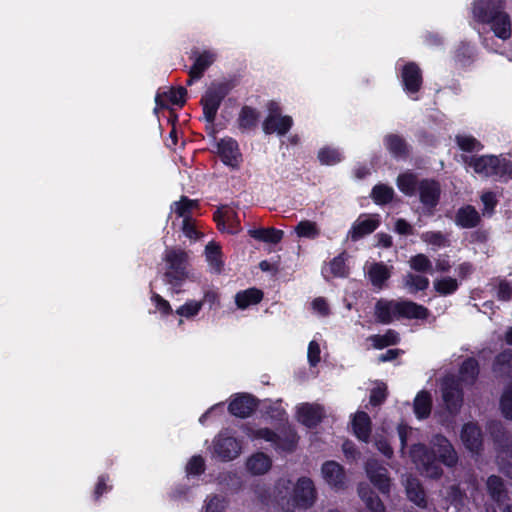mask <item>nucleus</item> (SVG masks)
Masks as SVG:
<instances>
[{
    "mask_svg": "<svg viewBox=\"0 0 512 512\" xmlns=\"http://www.w3.org/2000/svg\"><path fill=\"white\" fill-rule=\"evenodd\" d=\"M203 302L188 300L175 311L181 317L192 318L202 309Z\"/></svg>",
    "mask_w": 512,
    "mask_h": 512,
    "instance_id": "50",
    "label": "nucleus"
},
{
    "mask_svg": "<svg viewBox=\"0 0 512 512\" xmlns=\"http://www.w3.org/2000/svg\"><path fill=\"white\" fill-rule=\"evenodd\" d=\"M500 409L506 419L512 420V382L505 388L500 398Z\"/></svg>",
    "mask_w": 512,
    "mask_h": 512,
    "instance_id": "51",
    "label": "nucleus"
},
{
    "mask_svg": "<svg viewBox=\"0 0 512 512\" xmlns=\"http://www.w3.org/2000/svg\"><path fill=\"white\" fill-rule=\"evenodd\" d=\"M463 159L477 174L494 177L502 182L512 180V161L510 159L496 155L465 156Z\"/></svg>",
    "mask_w": 512,
    "mask_h": 512,
    "instance_id": "4",
    "label": "nucleus"
},
{
    "mask_svg": "<svg viewBox=\"0 0 512 512\" xmlns=\"http://www.w3.org/2000/svg\"><path fill=\"white\" fill-rule=\"evenodd\" d=\"M198 199H190L188 196L182 195L178 201L171 205V210L178 218L186 219L192 217V210L199 208Z\"/></svg>",
    "mask_w": 512,
    "mask_h": 512,
    "instance_id": "36",
    "label": "nucleus"
},
{
    "mask_svg": "<svg viewBox=\"0 0 512 512\" xmlns=\"http://www.w3.org/2000/svg\"><path fill=\"white\" fill-rule=\"evenodd\" d=\"M441 395L445 409L452 416L457 415L464 401V392L460 380L454 376H447L441 383Z\"/></svg>",
    "mask_w": 512,
    "mask_h": 512,
    "instance_id": "8",
    "label": "nucleus"
},
{
    "mask_svg": "<svg viewBox=\"0 0 512 512\" xmlns=\"http://www.w3.org/2000/svg\"><path fill=\"white\" fill-rule=\"evenodd\" d=\"M387 395L386 386L373 388L370 393L369 402L374 407L380 406L385 402Z\"/></svg>",
    "mask_w": 512,
    "mask_h": 512,
    "instance_id": "57",
    "label": "nucleus"
},
{
    "mask_svg": "<svg viewBox=\"0 0 512 512\" xmlns=\"http://www.w3.org/2000/svg\"><path fill=\"white\" fill-rule=\"evenodd\" d=\"M487 431L499 454L505 455L501 459L502 471L512 478V437L500 421L488 422Z\"/></svg>",
    "mask_w": 512,
    "mask_h": 512,
    "instance_id": "7",
    "label": "nucleus"
},
{
    "mask_svg": "<svg viewBox=\"0 0 512 512\" xmlns=\"http://www.w3.org/2000/svg\"><path fill=\"white\" fill-rule=\"evenodd\" d=\"M297 420L309 429L316 428L326 417L324 406L318 403H302L297 407Z\"/></svg>",
    "mask_w": 512,
    "mask_h": 512,
    "instance_id": "15",
    "label": "nucleus"
},
{
    "mask_svg": "<svg viewBox=\"0 0 512 512\" xmlns=\"http://www.w3.org/2000/svg\"><path fill=\"white\" fill-rule=\"evenodd\" d=\"M238 85L235 77L213 81L206 89L200 99L203 119L213 124L216 120L218 110L226 96Z\"/></svg>",
    "mask_w": 512,
    "mask_h": 512,
    "instance_id": "5",
    "label": "nucleus"
},
{
    "mask_svg": "<svg viewBox=\"0 0 512 512\" xmlns=\"http://www.w3.org/2000/svg\"><path fill=\"white\" fill-rule=\"evenodd\" d=\"M298 442L299 435L294 428L289 426L278 433V438L273 447L277 451L292 453L296 450Z\"/></svg>",
    "mask_w": 512,
    "mask_h": 512,
    "instance_id": "28",
    "label": "nucleus"
},
{
    "mask_svg": "<svg viewBox=\"0 0 512 512\" xmlns=\"http://www.w3.org/2000/svg\"><path fill=\"white\" fill-rule=\"evenodd\" d=\"M404 285L410 293L424 291L429 287V279L426 276L408 273L404 278Z\"/></svg>",
    "mask_w": 512,
    "mask_h": 512,
    "instance_id": "44",
    "label": "nucleus"
},
{
    "mask_svg": "<svg viewBox=\"0 0 512 512\" xmlns=\"http://www.w3.org/2000/svg\"><path fill=\"white\" fill-rule=\"evenodd\" d=\"M253 435L257 439H263L267 442L272 443V445H274V442L278 438V433H276L274 430L268 427L259 428L255 430Z\"/></svg>",
    "mask_w": 512,
    "mask_h": 512,
    "instance_id": "60",
    "label": "nucleus"
},
{
    "mask_svg": "<svg viewBox=\"0 0 512 512\" xmlns=\"http://www.w3.org/2000/svg\"><path fill=\"white\" fill-rule=\"evenodd\" d=\"M367 277L374 288L382 290L391 277V271L383 262H375L368 268Z\"/></svg>",
    "mask_w": 512,
    "mask_h": 512,
    "instance_id": "27",
    "label": "nucleus"
},
{
    "mask_svg": "<svg viewBox=\"0 0 512 512\" xmlns=\"http://www.w3.org/2000/svg\"><path fill=\"white\" fill-rule=\"evenodd\" d=\"M464 446L471 452L478 453L483 448V437L480 427L473 422L465 423L460 433Z\"/></svg>",
    "mask_w": 512,
    "mask_h": 512,
    "instance_id": "21",
    "label": "nucleus"
},
{
    "mask_svg": "<svg viewBox=\"0 0 512 512\" xmlns=\"http://www.w3.org/2000/svg\"><path fill=\"white\" fill-rule=\"evenodd\" d=\"M259 400L249 393H236L228 404V412L241 419L250 417L258 408Z\"/></svg>",
    "mask_w": 512,
    "mask_h": 512,
    "instance_id": "13",
    "label": "nucleus"
},
{
    "mask_svg": "<svg viewBox=\"0 0 512 512\" xmlns=\"http://www.w3.org/2000/svg\"><path fill=\"white\" fill-rule=\"evenodd\" d=\"M401 82L403 89L408 94H416L420 91L423 84L422 71L415 62H407L401 69Z\"/></svg>",
    "mask_w": 512,
    "mask_h": 512,
    "instance_id": "18",
    "label": "nucleus"
},
{
    "mask_svg": "<svg viewBox=\"0 0 512 512\" xmlns=\"http://www.w3.org/2000/svg\"><path fill=\"white\" fill-rule=\"evenodd\" d=\"M497 297L502 301H509L512 298V286L506 280L499 283Z\"/></svg>",
    "mask_w": 512,
    "mask_h": 512,
    "instance_id": "64",
    "label": "nucleus"
},
{
    "mask_svg": "<svg viewBox=\"0 0 512 512\" xmlns=\"http://www.w3.org/2000/svg\"><path fill=\"white\" fill-rule=\"evenodd\" d=\"M455 142L464 152H474L483 149V144L471 135H456Z\"/></svg>",
    "mask_w": 512,
    "mask_h": 512,
    "instance_id": "47",
    "label": "nucleus"
},
{
    "mask_svg": "<svg viewBox=\"0 0 512 512\" xmlns=\"http://www.w3.org/2000/svg\"><path fill=\"white\" fill-rule=\"evenodd\" d=\"M205 503V512H224L226 508L224 497L219 495L208 497Z\"/></svg>",
    "mask_w": 512,
    "mask_h": 512,
    "instance_id": "55",
    "label": "nucleus"
},
{
    "mask_svg": "<svg viewBox=\"0 0 512 512\" xmlns=\"http://www.w3.org/2000/svg\"><path fill=\"white\" fill-rule=\"evenodd\" d=\"M420 180L416 173L407 171L398 175L396 184L404 195L411 197L418 192Z\"/></svg>",
    "mask_w": 512,
    "mask_h": 512,
    "instance_id": "33",
    "label": "nucleus"
},
{
    "mask_svg": "<svg viewBox=\"0 0 512 512\" xmlns=\"http://www.w3.org/2000/svg\"><path fill=\"white\" fill-rule=\"evenodd\" d=\"M188 254L186 251L177 248H170L165 251L164 261L167 270L164 273L165 282L172 286L176 293L188 278Z\"/></svg>",
    "mask_w": 512,
    "mask_h": 512,
    "instance_id": "6",
    "label": "nucleus"
},
{
    "mask_svg": "<svg viewBox=\"0 0 512 512\" xmlns=\"http://www.w3.org/2000/svg\"><path fill=\"white\" fill-rule=\"evenodd\" d=\"M384 146L389 154L396 160H406L410 156L411 147L404 137L389 133L384 136Z\"/></svg>",
    "mask_w": 512,
    "mask_h": 512,
    "instance_id": "19",
    "label": "nucleus"
},
{
    "mask_svg": "<svg viewBox=\"0 0 512 512\" xmlns=\"http://www.w3.org/2000/svg\"><path fill=\"white\" fill-rule=\"evenodd\" d=\"M354 435L362 442L367 443L371 435V419L364 411L355 414L352 421Z\"/></svg>",
    "mask_w": 512,
    "mask_h": 512,
    "instance_id": "31",
    "label": "nucleus"
},
{
    "mask_svg": "<svg viewBox=\"0 0 512 512\" xmlns=\"http://www.w3.org/2000/svg\"><path fill=\"white\" fill-rule=\"evenodd\" d=\"M487 491L491 499L497 503L503 502L507 497V491L504 482L500 476L491 475L488 477Z\"/></svg>",
    "mask_w": 512,
    "mask_h": 512,
    "instance_id": "40",
    "label": "nucleus"
},
{
    "mask_svg": "<svg viewBox=\"0 0 512 512\" xmlns=\"http://www.w3.org/2000/svg\"><path fill=\"white\" fill-rule=\"evenodd\" d=\"M189 59L193 61V63L188 70V79L185 82L187 86H191L204 76L205 72L216 61L217 54L212 50H200L194 47L189 52Z\"/></svg>",
    "mask_w": 512,
    "mask_h": 512,
    "instance_id": "9",
    "label": "nucleus"
},
{
    "mask_svg": "<svg viewBox=\"0 0 512 512\" xmlns=\"http://www.w3.org/2000/svg\"><path fill=\"white\" fill-rule=\"evenodd\" d=\"M151 301L155 305L157 311H159L163 317L173 313V309L170 303L158 293L152 292Z\"/></svg>",
    "mask_w": 512,
    "mask_h": 512,
    "instance_id": "56",
    "label": "nucleus"
},
{
    "mask_svg": "<svg viewBox=\"0 0 512 512\" xmlns=\"http://www.w3.org/2000/svg\"><path fill=\"white\" fill-rule=\"evenodd\" d=\"M414 413L419 420L426 419L430 416L432 410L431 394L422 390L418 392L414 399Z\"/></svg>",
    "mask_w": 512,
    "mask_h": 512,
    "instance_id": "37",
    "label": "nucleus"
},
{
    "mask_svg": "<svg viewBox=\"0 0 512 512\" xmlns=\"http://www.w3.org/2000/svg\"><path fill=\"white\" fill-rule=\"evenodd\" d=\"M480 222V214L472 205L460 207L455 214V224L463 229L475 228Z\"/></svg>",
    "mask_w": 512,
    "mask_h": 512,
    "instance_id": "26",
    "label": "nucleus"
},
{
    "mask_svg": "<svg viewBox=\"0 0 512 512\" xmlns=\"http://www.w3.org/2000/svg\"><path fill=\"white\" fill-rule=\"evenodd\" d=\"M347 253L341 252L329 262L328 271L332 277L346 278L349 275V268L346 265Z\"/></svg>",
    "mask_w": 512,
    "mask_h": 512,
    "instance_id": "41",
    "label": "nucleus"
},
{
    "mask_svg": "<svg viewBox=\"0 0 512 512\" xmlns=\"http://www.w3.org/2000/svg\"><path fill=\"white\" fill-rule=\"evenodd\" d=\"M481 201L484 205L485 211H487V212H494V209L498 203L496 195L492 191L483 193L481 195Z\"/></svg>",
    "mask_w": 512,
    "mask_h": 512,
    "instance_id": "62",
    "label": "nucleus"
},
{
    "mask_svg": "<svg viewBox=\"0 0 512 512\" xmlns=\"http://www.w3.org/2000/svg\"><path fill=\"white\" fill-rule=\"evenodd\" d=\"M264 297L262 290L251 287L245 290H241L235 295V304L238 309L245 310L252 305L259 304Z\"/></svg>",
    "mask_w": 512,
    "mask_h": 512,
    "instance_id": "29",
    "label": "nucleus"
},
{
    "mask_svg": "<svg viewBox=\"0 0 512 512\" xmlns=\"http://www.w3.org/2000/svg\"><path fill=\"white\" fill-rule=\"evenodd\" d=\"M395 192L394 189L383 183L376 184L370 193V197L376 205L384 206L393 201Z\"/></svg>",
    "mask_w": 512,
    "mask_h": 512,
    "instance_id": "39",
    "label": "nucleus"
},
{
    "mask_svg": "<svg viewBox=\"0 0 512 512\" xmlns=\"http://www.w3.org/2000/svg\"><path fill=\"white\" fill-rule=\"evenodd\" d=\"M412 270L419 273H433L432 262L427 255L419 253L410 258L409 261Z\"/></svg>",
    "mask_w": 512,
    "mask_h": 512,
    "instance_id": "48",
    "label": "nucleus"
},
{
    "mask_svg": "<svg viewBox=\"0 0 512 512\" xmlns=\"http://www.w3.org/2000/svg\"><path fill=\"white\" fill-rule=\"evenodd\" d=\"M379 217V214H361L352 224L348 232V237L351 241L356 242L363 237L372 234L380 226Z\"/></svg>",
    "mask_w": 512,
    "mask_h": 512,
    "instance_id": "17",
    "label": "nucleus"
},
{
    "mask_svg": "<svg viewBox=\"0 0 512 512\" xmlns=\"http://www.w3.org/2000/svg\"><path fill=\"white\" fill-rule=\"evenodd\" d=\"M418 195L419 201L425 209V213L427 215H433L441 198V185L439 181L433 178L421 179Z\"/></svg>",
    "mask_w": 512,
    "mask_h": 512,
    "instance_id": "10",
    "label": "nucleus"
},
{
    "mask_svg": "<svg viewBox=\"0 0 512 512\" xmlns=\"http://www.w3.org/2000/svg\"><path fill=\"white\" fill-rule=\"evenodd\" d=\"M473 57L472 47L467 43H461L455 51V59L461 63H466Z\"/></svg>",
    "mask_w": 512,
    "mask_h": 512,
    "instance_id": "58",
    "label": "nucleus"
},
{
    "mask_svg": "<svg viewBox=\"0 0 512 512\" xmlns=\"http://www.w3.org/2000/svg\"><path fill=\"white\" fill-rule=\"evenodd\" d=\"M492 372L496 378L507 379L512 377L511 349H505L494 357Z\"/></svg>",
    "mask_w": 512,
    "mask_h": 512,
    "instance_id": "25",
    "label": "nucleus"
},
{
    "mask_svg": "<svg viewBox=\"0 0 512 512\" xmlns=\"http://www.w3.org/2000/svg\"><path fill=\"white\" fill-rule=\"evenodd\" d=\"M370 340L376 349H384L388 346L397 345L400 342V337L398 332L388 329L383 335L371 336Z\"/></svg>",
    "mask_w": 512,
    "mask_h": 512,
    "instance_id": "43",
    "label": "nucleus"
},
{
    "mask_svg": "<svg viewBox=\"0 0 512 512\" xmlns=\"http://www.w3.org/2000/svg\"><path fill=\"white\" fill-rule=\"evenodd\" d=\"M358 494L369 511L386 512L384 503L368 484H360L358 486Z\"/></svg>",
    "mask_w": 512,
    "mask_h": 512,
    "instance_id": "30",
    "label": "nucleus"
},
{
    "mask_svg": "<svg viewBox=\"0 0 512 512\" xmlns=\"http://www.w3.org/2000/svg\"><path fill=\"white\" fill-rule=\"evenodd\" d=\"M109 480L110 478L107 474H102L98 477L93 491V499L95 501H98L103 496V494L109 492L112 489V486L108 484Z\"/></svg>",
    "mask_w": 512,
    "mask_h": 512,
    "instance_id": "54",
    "label": "nucleus"
},
{
    "mask_svg": "<svg viewBox=\"0 0 512 512\" xmlns=\"http://www.w3.org/2000/svg\"><path fill=\"white\" fill-rule=\"evenodd\" d=\"M505 9L506 0H475L472 14L478 23L489 24L496 37L507 40L511 37V20Z\"/></svg>",
    "mask_w": 512,
    "mask_h": 512,
    "instance_id": "2",
    "label": "nucleus"
},
{
    "mask_svg": "<svg viewBox=\"0 0 512 512\" xmlns=\"http://www.w3.org/2000/svg\"><path fill=\"white\" fill-rule=\"evenodd\" d=\"M293 126V119L289 115L281 117H273L267 115L263 121L262 128L265 134L270 135L277 133L280 136L286 135Z\"/></svg>",
    "mask_w": 512,
    "mask_h": 512,
    "instance_id": "22",
    "label": "nucleus"
},
{
    "mask_svg": "<svg viewBox=\"0 0 512 512\" xmlns=\"http://www.w3.org/2000/svg\"><path fill=\"white\" fill-rule=\"evenodd\" d=\"M260 114L259 112L248 105H244L238 116V126L241 130H252L257 126Z\"/></svg>",
    "mask_w": 512,
    "mask_h": 512,
    "instance_id": "38",
    "label": "nucleus"
},
{
    "mask_svg": "<svg viewBox=\"0 0 512 512\" xmlns=\"http://www.w3.org/2000/svg\"><path fill=\"white\" fill-rule=\"evenodd\" d=\"M241 444L237 438L219 433L213 440V457L221 462L236 459L241 453Z\"/></svg>",
    "mask_w": 512,
    "mask_h": 512,
    "instance_id": "11",
    "label": "nucleus"
},
{
    "mask_svg": "<svg viewBox=\"0 0 512 512\" xmlns=\"http://www.w3.org/2000/svg\"><path fill=\"white\" fill-rule=\"evenodd\" d=\"M421 240L437 247H444L448 245V240L441 231H426L421 234Z\"/></svg>",
    "mask_w": 512,
    "mask_h": 512,
    "instance_id": "52",
    "label": "nucleus"
},
{
    "mask_svg": "<svg viewBox=\"0 0 512 512\" xmlns=\"http://www.w3.org/2000/svg\"><path fill=\"white\" fill-rule=\"evenodd\" d=\"M187 89L184 86L170 88L163 93H157L155 97L156 105L160 108H168V103L183 107L186 103Z\"/></svg>",
    "mask_w": 512,
    "mask_h": 512,
    "instance_id": "24",
    "label": "nucleus"
},
{
    "mask_svg": "<svg viewBox=\"0 0 512 512\" xmlns=\"http://www.w3.org/2000/svg\"><path fill=\"white\" fill-rule=\"evenodd\" d=\"M321 471L328 485L337 490L345 488V470L338 462L333 460L324 462Z\"/></svg>",
    "mask_w": 512,
    "mask_h": 512,
    "instance_id": "20",
    "label": "nucleus"
},
{
    "mask_svg": "<svg viewBox=\"0 0 512 512\" xmlns=\"http://www.w3.org/2000/svg\"><path fill=\"white\" fill-rule=\"evenodd\" d=\"M186 472L189 475L199 476L205 472V460L201 455L191 457L186 466Z\"/></svg>",
    "mask_w": 512,
    "mask_h": 512,
    "instance_id": "53",
    "label": "nucleus"
},
{
    "mask_svg": "<svg viewBox=\"0 0 512 512\" xmlns=\"http://www.w3.org/2000/svg\"><path fill=\"white\" fill-rule=\"evenodd\" d=\"M480 366L479 362L474 357L466 358L460 365L459 375L460 382H466L467 384H474L479 376Z\"/></svg>",
    "mask_w": 512,
    "mask_h": 512,
    "instance_id": "35",
    "label": "nucleus"
},
{
    "mask_svg": "<svg viewBox=\"0 0 512 512\" xmlns=\"http://www.w3.org/2000/svg\"><path fill=\"white\" fill-rule=\"evenodd\" d=\"M317 158L322 165H335L342 160L341 153L331 147H323L318 151Z\"/></svg>",
    "mask_w": 512,
    "mask_h": 512,
    "instance_id": "49",
    "label": "nucleus"
},
{
    "mask_svg": "<svg viewBox=\"0 0 512 512\" xmlns=\"http://www.w3.org/2000/svg\"><path fill=\"white\" fill-rule=\"evenodd\" d=\"M411 454L422 473L431 479H439L443 475L441 464L453 467L458 462V456L454 447L441 434L433 437L430 448L425 444L414 445Z\"/></svg>",
    "mask_w": 512,
    "mask_h": 512,
    "instance_id": "1",
    "label": "nucleus"
},
{
    "mask_svg": "<svg viewBox=\"0 0 512 512\" xmlns=\"http://www.w3.org/2000/svg\"><path fill=\"white\" fill-rule=\"evenodd\" d=\"M459 288L457 279L452 277H443L434 281V289L441 296L454 294Z\"/></svg>",
    "mask_w": 512,
    "mask_h": 512,
    "instance_id": "46",
    "label": "nucleus"
},
{
    "mask_svg": "<svg viewBox=\"0 0 512 512\" xmlns=\"http://www.w3.org/2000/svg\"><path fill=\"white\" fill-rule=\"evenodd\" d=\"M293 506L307 509L316 501V489L313 481L308 477L298 479L292 495Z\"/></svg>",
    "mask_w": 512,
    "mask_h": 512,
    "instance_id": "14",
    "label": "nucleus"
},
{
    "mask_svg": "<svg viewBox=\"0 0 512 512\" xmlns=\"http://www.w3.org/2000/svg\"><path fill=\"white\" fill-rule=\"evenodd\" d=\"M320 346L316 341H311L308 345V362L311 366H316L320 362Z\"/></svg>",
    "mask_w": 512,
    "mask_h": 512,
    "instance_id": "61",
    "label": "nucleus"
},
{
    "mask_svg": "<svg viewBox=\"0 0 512 512\" xmlns=\"http://www.w3.org/2000/svg\"><path fill=\"white\" fill-rule=\"evenodd\" d=\"M271 466V458L263 452L254 453L246 462L248 471L253 475H263L270 470Z\"/></svg>",
    "mask_w": 512,
    "mask_h": 512,
    "instance_id": "32",
    "label": "nucleus"
},
{
    "mask_svg": "<svg viewBox=\"0 0 512 512\" xmlns=\"http://www.w3.org/2000/svg\"><path fill=\"white\" fill-rule=\"evenodd\" d=\"M209 306V309H214L220 306V295L217 290H207L204 293L203 300L201 301Z\"/></svg>",
    "mask_w": 512,
    "mask_h": 512,
    "instance_id": "59",
    "label": "nucleus"
},
{
    "mask_svg": "<svg viewBox=\"0 0 512 512\" xmlns=\"http://www.w3.org/2000/svg\"><path fill=\"white\" fill-rule=\"evenodd\" d=\"M248 233L255 240L269 244H278L284 237V231L274 227L250 229Z\"/></svg>",
    "mask_w": 512,
    "mask_h": 512,
    "instance_id": "34",
    "label": "nucleus"
},
{
    "mask_svg": "<svg viewBox=\"0 0 512 512\" xmlns=\"http://www.w3.org/2000/svg\"><path fill=\"white\" fill-rule=\"evenodd\" d=\"M374 316L380 324H390L396 319L426 320L430 316L427 307L411 300H388L381 298L374 306Z\"/></svg>",
    "mask_w": 512,
    "mask_h": 512,
    "instance_id": "3",
    "label": "nucleus"
},
{
    "mask_svg": "<svg viewBox=\"0 0 512 512\" xmlns=\"http://www.w3.org/2000/svg\"><path fill=\"white\" fill-rule=\"evenodd\" d=\"M205 254L210 266L216 272L220 273L224 265L221 247L215 242H209L205 247Z\"/></svg>",
    "mask_w": 512,
    "mask_h": 512,
    "instance_id": "42",
    "label": "nucleus"
},
{
    "mask_svg": "<svg viewBox=\"0 0 512 512\" xmlns=\"http://www.w3.org/2000/svg\"><path fill=\"white\" fill-rule=\"evenodd\" d=\"M295 232L300 238L315 239L320 235V229L316 222L310 220L300 221L296 227Z\"/></svg>",
    "mask_w": 512,
    "mask_h": 512,
    "instance_id": "45",
    "label": "nucleus"
},
{
    "mask_svg": "<svg viewBox=\"0 0 512 512\" xmlns=\"http://www.w3.org/2000/svg\"><path fill=\"white\" fill-rule=\"evenodd\" d=\"M217 150L221 161L233 169H238L242 162V154L238 142L231 138H223L217 143Z\"/></svg>",
    "mask_w": 512,
    "mask_h": 512,
    "instance_id": "16",
    "label": "nucleus"
},
{
    "mask_svg": "<svg viewBox=\"0 0 512 512\" xmlns=\"http://www.w3.org/2000/svg\"><path fill=\"white\" fill-rule=\"evenodd\" d=\"M394 229L395 232L398 233L399 235L408 236L413 235L414 233L412 225L403 218H399L396 220Z\"/></svg>",
    "mask_w": 512,
    "mask_h": 512,
    "instance_id": "63",
    "label": "nucleus"
},
{
    "mask_svg": "<svg viewBox=\"0 0 512 512\" xmlns=\"http://www.w3.org/2000/svg\"><path fill=\"white\" fill-rule=\"evenodd\" d=\"M365 472L372 485L382 494L390 493L391 479L387 468L377 459H368Z\"/></svg>",
    "mask_w": 512,
    "mask_h": 512,
    "instance_id": "12",
    "label": "nucleus"
},
{
    "mask_svg": "<svg viewBox=\"0 0 512 512\" xmlns=\"http://www.w3.org/2000/svg\"><path fill=\"white\" fill-rule=\"evenodd\" d=\"M405 491L408 500L419 508L427 507V495L421 481L413 476L406 479Z\"/></svg>",
    "mask_w": 512,
    "mask_h": 512,
    "instance_id": "23",
    "label": "nucleus"
}]
</instances>
